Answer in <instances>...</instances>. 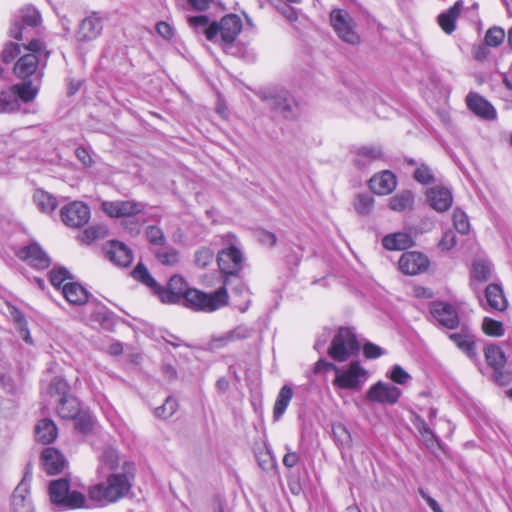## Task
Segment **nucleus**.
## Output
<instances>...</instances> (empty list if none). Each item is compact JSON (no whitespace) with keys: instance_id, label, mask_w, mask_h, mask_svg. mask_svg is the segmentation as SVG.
I'll return each instance as SVG.
<instances>
[{"instance_id":"53","label":"nucleus","mask_w":512,"mask_h":512,"mask_svg":"<svg viewBox=\"0 0 512 512\" xmlns=\"http://www.w3.org/2000/svg\"><path fill=\"white\" fill-rule=\"evenodd\" d=\"M107 235V229L104 226H91L87 228L82 236V242L90 244L96 239L104 238Z\"/></svg>"},{"instance_id":"27","label":"nucleus","mask_w":512,"mask_h":512,"mask_svg":"<svg viewBox=\"0 0 512 512\" xmlns=\"http://www.w3.org/2000/svg\"><path fill=\"white\" fill-rule=\"evenodd\" d=\"M41 460L44 470L50 475L60 473L65 465L63 455L53 447L43 450Z\"/></svg>"},{"instance_id":"39","label":"nucleus","mask_w":512,"mask_h":512,"mask_svg":"<svg viewBox=\"0 0 512 512\" xmlns=\"http://www.w3.org/2000/svg\"><path fill=\"white\" fill-rule=\"evenodd\" d=\"M33 198L37 207L44 213H51L57 207L56 198L43 190H37Z\"/></svg>"},{"instance_id":"5","label":"nucleus","mask_w":512,"mask_h":512,"mask_svg":"<svg viewBox=\"0 0 512 512\" xmlns=\"http://www.w3.org/2000/svg\"><path fill=\"white\" fill-rule=\"evenodd\" d=\"M38 94V87L29 80L11 86L0 92V113H10L19 110L20 101L31 102Z\"/></svg>"},{"instance_id":"49","label":"nucleus","mask_w":512,"mask_h":512,"mask_svg":"<svg viewBox=\"0 0 512 512\" xmlns=\"http://www.w3.org/2000/svg\"><path fill=\"white\" fill-rule=\"evenodd\" d=\"M41 21L40 13L33 7L21 10V22L25 27H36Z\"/></svg>"},{"instance_id":"35","label":"nucleus","mask_w":512,"mask_h":512,"mask_svg":"<svg viewBox=\"0 0 512 512\" xmlns=\"http://www.w3.org/2000/svg\"><path fill=\"white\" fill-rule=\"evenodd\" d=\"M57 413L62 419H74L80 413V403L73 396H65L60 398L57 406Z\"/></svg>"},{"instance_id":"63","label":"nucleus","mask_w":512,"mask_h":512,"mask_svg":"<svg viewBox=\"0 0 512 512\" xmlns=\"http://www.w3.org/2000/svg\"><path fill=\"white\" fill-rule=\"evenodd\" d=\"M363 353L366 358L375 359V358L380 357L383 354V350L378 345L371 343V342H367L363 346Z\"/></svg>"},{"instance_id":"19","label":"nucleus","mask_w":512,"mask_h":512,"mask_svg":"<svg viewBox=\"0 0 512 512\" xmlns=\"http://www.w3.org/2000/svg\"><path fill=\"white\" fill-rule=\"evenodd\" d=\"M62 221L70 227L85 225L90 219V209L83 202H73L61 209Z\"/></svg>"},{"instance_id":"56","label":"nucleus","mask_w":512,"mask_h":512,"mask_svg":"<svg viewBox=\"0 0 512 512\" xmlns=\"http://www.w3.org/2000/svg\"><path fill=\"white\" fill-rule=\"evenodd\" d=\"M505 38V32L500 27H493L488 29L485 35V42L492 47L499 46Z\"/></svg>"},{"instance_id":"16","label":"nucleus","mask_w":512,"mask_h":512,"mask_svg":"<svg viewBox=\"0 0 512 512\" xmlns=\"http://www.w3.org/2000/svg\"><path fill=\"white\" fill-rule=\"evenodd\" d=\"M399 270L409 276L425 272L429 267V260L426 255L416 251L405 252L398 261Z\"/></svg>"},{"instance_id":"54","label":"nucleus","mask_w":512,"mask_h":512,"mask_svg":"<svg viewBox=\"0 0 512 512\" xmlns=\"http://www.w3.org/2000/svg\"><path fill=\"white\" fill-rule=\"evenodd\" d=\"M373 197L369 194H359L354 201L355 210L362 215L368 214L373 207Z\"/></svg>"},{"instance_id":"57","label":"nucleus","mask_w":512,"mask_h":512,"mask_svg":"<svg viewBox=\"0 0 512 512\" xmlns=\"http://www.w3.org/2000/svg\"><path fill=\"white\" fill-rule=\"evenodd\" d=\"M67 279H71V275L66 268L59 267L50 271V282L56 288L63 287V283Z\"/></svg>"},{"instance_id":"59","label":"nucleus","mask_w":512,"mask_h":512,"mask_svg":"<svg viewBox=\"0 0 512 512\" xmlns=\"http://www.w3.org/2000/svg\"><path fill=\"white\" fill-rule=\"evenodd\" d=\"M389 378L394 383L405 385L410 381L411 376L400 365H394L390 372Z\"/></svg>"},{"instance_id":"37","label":"nucleus","mask_w":512,"mask_h":512,"mask_svg":"<svg viewBox=\"0 0 512 512\" xmlns=\"http://www.w3.org/2000/svg\"><path fill=\"white\" fill-rule=\"evenodd\" d=\"M292 397L293 389L288 385H284L280 389L274 404L273 416L276 420H278L285 413Z\"/></svg>"},{"instance_id":"15","label":"nucleus","mask_w":512,"mask_h":512,"mask_svg":"<svg viewBox=\"0 0 512 512\" xmlns=\"http://www.w3.org/2000/svg\"><path fill=\"white\" fill-rule=\"evenodd\" d=\"M401 396V390L393 384L378 381L367 391L369 401L383 405H394Z\"/></svg>"},{"instance_id":"18","label":"nucleus","mask_w":512,"mask_h":512,"mask_svg":"<svg viewBox=\"0 0 512 512\" xmlns=\"http://www.w3.org/2000/svg\"><path fill=\"white\" fill-rule=\"evenodd\" d=\"M188 289L184 278L174 275L170 278L166 288L159 286L157 295L163 303L176 304L182 301Z\"/></svg>"},{"instance_id":"31","label":"nucleus","mask_w":512,"mask_h":512,"mask_svg":"<svg viewBox=\"0 0 512 512\" xmlns=\"http://www.w3.org/2000/svg\"><path fill=\"white\" fill-rule=\"evenodd\" d=\"M449 339L464 352L470 359H475L477 356L475 341L473 334L468 329H463L459 333L449 334Z\"/></svg>"},{"instance_id":"24","label":"nucleus","mask_w":512,"mask_h":512,"mask_svg":"<svg viewBox=\"0 0 512 512\" xmlns=\"http://www.w3.org/2000/svg\"><path fill=\"white\" fill-rule=\"evenodd\" d=\"M369 185L371 190L378 195H387L391 193L397 185L396 176L389 170H384L374 175Z\"/></svg>"},{"instance_id":"44","label":"nucleus","mask_w":512,"mask_h":512,"mask_svg":"<svg viewBox=\"0 0 512 512\" xmlns=\"http://www.w3.org/2000/svg\"><path fill=\"white\" fill-rule=\"evenodd\" d=\"M178 408V402L175 398L169 396L166 398L165 402L157 407L154 411L155 416L161 419H167L171 417Z\"/></svg>"},{"instance_id":"34","label":"nucleus","mask_w":512,"mask_h":512,"mask_svg":"<svg viewBox=\"0 0 512 512\" xmlns=\"http://www.w3.org/2000/svg\"><path fill=\"white\" fill-rule=\"evenodd\" d=\"M382 244L388 250H405L413 245V239L408 233L397 232L386 235Z\"/></svg>"},{"instance_id":"60","label":"nucleus","mask_w":512,"mask_h":512,"mask_svg":"<svg viewBox=\"0 0 512 512\" xmlns=\"http://www.w3.org/2000/svg\"><path fill=\"white\" fill-rule=\"evenodd\" d=\"M75 420V427L82 433H88L93 425V419L90 415L86 413H79Z\"/></svg>"},{"instance_id":"61","label":"nucleus","mask_w":512,"mask_h":512,"mask_svg":"<svg viewBox=\"0 0 512 512\" xmlns=\"http://www.w3.org/2000/svg\"><path fill=\"white\" fill-rule=\"evenodd\" d=\"M256 238L261 244L269 247H273L277 242L276 235L264 229H260L256 232Z\"/></svg>"},{"instance_id":"25","label":"nucleus","mask_w":512,"mask_h":512,"mask_svg":"<svg viewBox=\"0 0 512 512\" xmlns=\"http://www.w3.org/2000/svg\"><path fill=\"white\" fill-rule=\"evenodd\" d=\"M468 108L479 117L487 120L496 118V110L494 107L482 96L477 93H469L466 97Z\"/></svg>"},{"instance_id":"46","label":"nucleus","mask_w":512,"mask_h":512,"mask_svg":"<svg viewBox=\"0 0 512 512\" xmlns=\"http://www.w3.org/2000/svg\"><path fill=\"white\" fill-rule=\"evenodd\" d=\"M145 235L150 244L155 246H164L166 237L162 229L156 225H149L145 229Z\"/></svg>"},{"instance_id":"38","label":"nucleus","mask_w":512,"mask_h":512,"mask_svg":"<svg viewBox=\"0 0 512 512\" xmlns=\"http://www.w3.org/2000/svg\"><path fill=\"white\" fill-rule=\"evenodd\" d=\"M9 313H10L11 319L16 324V327L19 331L21 338L27 344H32L33 341H32V337H31L29 329H28V323H27V320H26L24 314L22 313V311H20L17 307L12 306L9 309Z\"/></svg>"},{"instance_id":"55","label":"nucleus","mask_w":512,"mask_h":512,"mask_svg":"<svg viewBox=\"0 0 512 512\" xmlns=\"http://www.w3.org/2000/svg\"><path fill=\"white\" fill-rule=\"evenodd\" d=\"M453 223L455 229L461 234H467L470 230V223L467 215L460 209L453 212Z\"/></svg>"},{"instance_id":"13","label":"nucleus","mask_w":512,"mask_h":512,"mask_svg":"<svg viewBox=\"0 0 512 512\" xmlns=\"http://www.w3.org/2000/svg\"><path fill=\"white\" fill-rule=\"evenodd\" d=\"M102 210L112 218L133 217L145 210L146 205L135 200H117L102 202Z\"/></svg>"},{"instance_id":"22","label":"nucleus","mask_w":512,"mask_h":512,"mask_svg":"<svg viewBox=\"0 0 512 512\" xmlns=\"http://www.w3.org/2000/svg\"><path fill=\"white\" fill-rule=\"evenodd\" d=\"M17 256L37 269H46L51 264L49 256L37 243L21 248Z\"/></svg>"},{"instance_id":"1","label":"nucleus","mask_w":512,"mask_h":512,"mask_svg":"<svg viewBox=\"0 0 512 512\" xmlns=\"http://www.w3.org/2000/svg\"><path fill=\"white\" fill-rule=\"evenodd\" d=\"M21 46L19 44L8 43L2 51V61L5 64L13 62L19 56L13 67L15 75L27 82L26 80L37 73L39 67V57L43 55L45 58L49 56V52L45 49L40 40H31L27 46H23L25 51L21 54Z\"/></svg>"},{"instance_id":"32","label":"nucleus","mask_w":512,"mask_h":512,"mask_svg":"<svg viewBox=\"0 0 512 512\" xmlns=\"http://www.w3.org/2000/svg\"><path fill=\"white\" fill-rule=\"evenodd\" d=\"M58 435L56 424L49 418L40 420L35 427V436L38 442L43 444L52 443Z\"/></svg>"},{"instance_id":"36","label":"nucleus","mask_w":512,"mask_h":512,"mask_svg":"<svg viewBox=\"0 0 512 512\" xmlns=\"http://www.w3.org/2000/svg\"><path fill=\"white\" fill-rule=\"evenodd\" d=\"M414 204V195L411 191L405 190L397 193L389 200V207L396 212H403L411 209Z\"/></svg>"},{"instance_id":"33","label":"nucleus","mask_w":512,"mask_h":512,"mask_svg":"<svg viewBox=\"0 0 512 512\" xmlns=\"http://www.w3.org/2000/svg\"><path fill=\"white\" fill-rule=\"evenodd\" d=\"M62 293L66 300L73 305H83L88 300L87 290L78 283L69 282L64 284Z\"/></svg>"},{"instance_id":"17","label":"nucleus","mask_w":512,"mask_h":512,"mask_svg":"<svg viewBox=\"0 0 512 512\" xmlns=\"http://www.w3.org/2000/svg\"><path fill=\"white\" fill-rule=\"evenodd\" d=\"M253 329L245 324H240L235 328L220 334L213 335L208 343L210 349H221L237 341L248 339L252 336Z\"/></svg>"},{"instance_id":"47","label":"nucleus","mask_w":512,"mask_h":512,"mask_svg":"<svg viewBox=\"0 0 512 512\" xmlns=\"http://www.w3.org/2000/svg\"><path fill=\"white\" fill-rule=\"evenodd\" d=\"M482 329L486 335L493 337H500L504 334L502 322L489 317L483 319Z\"/></svg>"},{"instance_id":"8","label":"nucleus","mask_w":512,"mask_h":512,"mask_svg":"<svg viewBox=\"0 0 512 512\" xmlns=\"http://www.w3.org/2000/svg\"><path fill=\"white\" fill-rule=\"evenodd\" d=\"M49 495L53 504L65 508H82L86 503L85 495L78 491H70L69 481L64 478L50 483Z\"/></svg>"},{"instance_id":"21","label":"nucleus","mask_w":512,"mask_h":512,"mask_svg":"<svg viewBox=\"0 0 512 512\" xmlns=\"http://www.w3.org/2000/svg\"><path fill=\"white\" fill-rule=\"evenodd\" d=\"M103 30L102 18L95 12L84 18L77 30L76 38L80 42L95 40Z\"/></svg>"},{"instance_id":"40","label":"nucleus","mask_w":512,"mask_h":512,"mask_svg":"<svg viewBox=\"0 0 512 512\" xmlns=\"http://www.w3.org/2000/svg\"><path fill=\"white\" fill-rule=\"evenodd\" d=\"M132 275L137 281L148 286L155 294H157L160 285H158L157 281L151 276L144 264H137L132 272Z\"/></svg>"},{"instance_id":"43","label":"nucleus","mask_w":512,"mask_h":512,"mask_svg":"<svg viewBox=\"0 0 512 512\" xmlns=\"http://www.w3.org/2000/svg\"><path fill=\"white\" fill-rule=\"evenodd\" d=\"M492 267L488 261L477 260L473 264L472 278L473 281L486 282L490 279Z\"/></svg>"},{"instance_id":"51","label":"nucleus","mask_w":512,"mask_h":512,"mask_svg":"<svg viewBox=\"0 0 512 512\" xmlns=\"http://www.w3.org/2000/svg\"><path fill=\"white\" fill-rule=\"evenodd\" d=\"M214 259V252L208 247H201L195 252L194 263L199 268H206L212 263Z\"/></svg>"},{"instance_id":"7","label":"nucleus","mask_w":512,"mask_h":512,"mask_svg":"<svg viewBox=\"0 0 512 512\" xmlns=\"http://www.w3.org/2000/svg\"><path fill=\"white\" fill-rule=\"evenodd\" d=\"M360 344L355 333L346 327L339 328L328 349L329 356L338 362H344L359 352Z\"/></svg>"},{"instance_id":"9","label":"nucleus","mask_w":512,"mask_h":512,"mask_svg":"<svg viewBox=\"0 0 512 512\" xmlns=\"http://www.w3.org/2000/svg\"><path fill=\"white\" fill-rule=\"evenodd\" d=\"M330 366L335 372L333 385L340 389L360 390L368 378L367 370L358 361L351 362L346 368Z\"/></svg>"},{"instance_id":"28","label":"nucleus","mask_w":512,"mask_h":512,"mask_svg":"<svg viewBox=\"0 0 512 512\" xmlns=\"http://www.w3.org/2000/svg\"><path fill=\"white\" fill-rule=\"evenodd\" d=\"M484 354L487 364L494 370L496 381H500L503 376L502 369L506 362L504 352L499 346L491 344L485 348Z\"/></svg>"},{"instance_id":"26","label":"nucleus","mask_w":512,"mask_h":512,"mask_svg":"<svg viewBox=\"0 0 512 512\" xmlns=\"http://www.w3.org/2000/svg\"><path fill=\"white\" fill-rule=\"evenodd\" d=\"M427 197L432 208L438 212L447 211L453 203L451 191L444 187H434L429 189Z\"/></svg>"},{"instance_id":"20","label":"nucleus","mask_w":512,"mask_h":512,"mask_svg":"<svg viewBox=\"0 0 512 512\" xmlns=\"http://www.w3.org/2000/svg\"><path fill=\"white\" fill-rule=\"evenodd\" d=\"M103 249L106 258L117 266L127 267L132 263L133 253L123 242L111 240Z\"/></svg>"},{"instance_id":"10","label":"nucleus","mask_w":512,"mask_h":512,"mask_svg":"<svg viewBox=\"0 0 512 512\" xmlns=\"http://www.w3.org/2000/svg\"><path fill=\"white\" fill-rule=\"evenodd\" d=\"M241 29L242 21L240 17L235 14H229L224 16L220 22H211L210 28L207 30V40L231 44L236 40Z\"/></svg>"},{"instance_id":"23","label":"nucleus","mask_w":512,"mask_h":512,"mask_svg":"<svg viewBox=\"0 0 512 512\" xmlns=\"http://www.w3.org/2000/svg\"><path fill=\"white\" fill-rule=\"evenodd\" d=\"M432 316L444 327L454 329L459 324L456 309L446 302H433L430 307Z\"/></svg>"},{"instance_id":"30","label":"nucleus","mask_w":512,"mask_h":512,"mask_svg":"<svg viewBox=\"0 0 512 512\" xmlns=\"http://www.w3.org/2000/svg\"><path fill=\"white\" fill-rule=\"evenodd\" d=\"M485 298L487 302V307L484 306L485 309H491L495 311H505L508 302L504 296L503 289L498 284H490L485 289Z\"/></svg>"},{"instance_id":"42","label":"nucleus","mask_w":512,"mask_h":512,"mask_svg":"<svg viewBox=\"0 0 512 512\" xmlns=\"http://www.w3.org/2000/svg\"><path fill=\"white\" fill-rule=\"evenodd\" d=\"M154 254L157 260L166 266H174L179 262V253L173 247L161 246Z\"/></svg>"},{"instance_id":"11","label":"nucleus","mask_w":512,"mask_h":512,"mask_svg":"<svg viewBox=\"0 0 512 512\" xmlns=\"http://www.w3.org/2000/svg\"><path fill=\"white\" fill-rule=\"evenodd\" d=\"M330 22L334 31L341 40L352 45L360 42V37L355 30V21L346 10H332L330 13Z\"/></svg>"},{"instance_id":"52","label":"nucleus","mask_w":512,"mask_h":512,"mask_svg":"<svg viewBox=\"0 0 512 512\" xmlns=\"http://www.w3.org/2000/svg\"><path fill=\"white\" fill-rule=\"evenodd\" d=\"M414 179L423 184L428 185L434 182V174L429 166L426 164H420L414 171Z\"/></svg>"},{"instance_id":"6","label":"nucleus","mask_w":512,"mask_h":512,"mask_svg":"<svg viewBox=\"0 0 512 512\" xmlns=\"http://www.w3.org/2000/svg\"><path fill=\"white\" fill-rule=\"evenodd\" d=\"M227 246L219 250L217 253V264L223 275L224 287L228 285V276L237 275L243 268L244 255L236 244V237L232 234L227 236Z\"/></svg>"},{"instance_id":"48","label":"nucleus","mask_w":512,"mask_h":512,"mask_svg":"<svg viewBox=\"0 0 512 512\" xmlns=\"http://www.w3.org/2000/svg\"><path fill=\"white\" fill-rule=\"evenodd\" d=\"M69 385L67 381L61 377H55L48 386V393L51 396L58 395L61 398L65 396H70Z\"/></svg>"},{"instance_id":"50","label":"nucleus","mask_w":512,"mask_h":512,"mask_svg":"<svg viewBox=\"0 0 512 512\" xmlns=\"http://www.w3.org/2000/svg\"><path fill=\"white\" fill-rule=\"evenodd\" d=\"M188 23L197 33H203L207 37V30L210 28V18L206 15L190 16Z\"/></svg>"},{"instance_id":"14","label":"nucleus","mask_w":512,"mask_h":512,"mask_svg":"<svg viewBox=\"0 0 512 512\" xmlns=\"http://www.w3.org/2000/svg\"><path fill=\"white\" fill-rule=\"evenodd\" d=\"M31 466L27 465L26 471L21 483L16 487L12 494L11 512H35L32 500L29 497L28 479H31Z\"/></svg>"},{"instance_id":"3","label":"nucleus","mask_w":512,"mask_h":512,"mask_svg":"<svg viewBox=\"0 0 512 512\" xmlns=\"http://www.w3.org/2000/svg\"><path fill=\"white\" fill-rule=\"evenodd\" d=\"M228 292L222 286L213 293H205L197 289H188L182 300L185 305L196 311L213 312L228 304Z\"/></svg>"},{"instance_id":"41","label":"nucleus","mask_w":512,"mask_h":512,"mask_svg":"<svg viewBox=\"0 0 512 512\" xmlns=\"http://www.w3.org/2000/svg\"><path fill=\"white\" fill-rule=\"evenodd\" d=\"M99 472L104 473V470L113 471L119 464V456L115 449L106 448L100 458Z\"/></svg>"},{"instance_id":"45","label":"nucleus","mask_w":512,"mask_h":512,"mask_svg":"<svg viewBox=\"0 0 512 512\" xmlns=\"http://www.w3.org/2000/svg\"><path fill=\"white\" fill-rule=\"evenodd\" d=\"M336 443L342 448H349L351 446L352 438L348 429L343 424H336L332 429Z\"/></svg>"},{"instance_id":"12","label":"nucleus","mask_w":512,"mask_h":512,"mask_svg":"<svg viewBox=\"0 0 512 512\" xmlns=\"http://www.w3.org/2000/svg\"><path fill=\"white\" fill-rule=\"evenodd\" d=\"M351 154L353 165L360 170L368 169L376 162L385 161V153L380 145L354 147Z\"/></svg>"},{"instance_id":"2","label":"nucleus","mask_w":512,"mask_h":512,"mask_svg":"<svg viewBox=\"0 0 512 512\" xmlns=\"http://www.w3.org/2000/svg\"><path fill=\"white\" fill-rule=\"evenodd\" d=\"M131 481L126 473H110L106 481L98 483L89 489L91 500L106 505L124 498L131 489Z\"/></svg>"},{"instance_id":"29","label":"nucleus","mask_w":512,"mask_h":512,"mask_svg":"<svg viewBox=\"0 0 512 512\" xmlns=\"http://www.w3.org/2000/svg\"><path fill=\"white\" fill-rule=\"evenodd\" d=\"M462 8L463 0H458L447 11L438 15V24L446 34H451L455 31L456 21L461 14Z\"/></svg>"},{"instance_id":"62","label":"nucleus","mask_w":512,"mask_h":512,"mask_svg":"<svg viewBox=\"0 0 512 512\" xmlns=\"http://www.w3.org/2000/svg\"><path fill=\"white\" fill-rule=\"evenodd\" d=\"M456 245V235L453 231L448 230L444 232L440 242L439 247L442 250H450Z\"/></svg>"},{"instance_id":"58","label":"nucleus","mask_w":512,"mask_h":512,"mask_svg":"<svg viewBox=\"0 0 512 512\" xmlns=\"http://www.w3.org/2000/svg\"><path fill=\"white\" fill-rule=\"evenodd\" d=\"M275 8L290 23L296 22L299 18L298 10L284 1H280Z\"/></svg>"},{"instance_id":"64","label":"nucleus","mask_w":512,"mask_h":512,"mask_svg":"<svg viewBox=\"0 0 512 512\" xmlns=\"http://www.w3.org/2000/svg\"><path fill=\"white\" fill-rule=\"evenodd\" d=\"M77 158L79 161L85 166L90 167L93 164V159L90 155V152L84 147H78L75 151Z\"/></svg>"},{"instance_id":"4","label":"nucleus","mask_w":512,"mask_h":512,"mask_svg":"<svg viewBox=\"0 0 512 512\" xmlns=\"http://www.w3.org/2000/svg\"><path fill=\"white\" fill-rule=\"evenodd\" d=\"M276 114L285 119H292L298 115V104L294 97L284 88L272 87L262 90L258 94Z\"/></svg>"}]
</instances>
